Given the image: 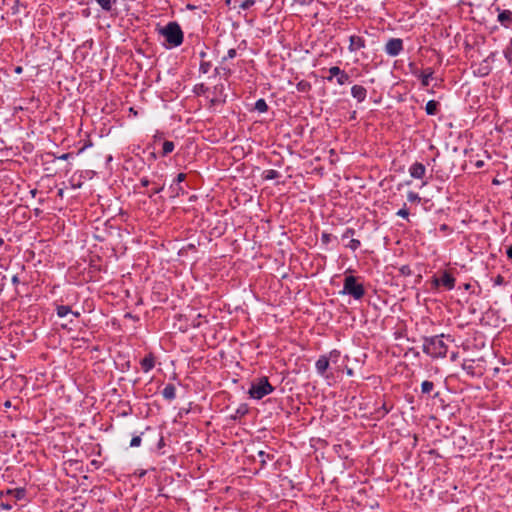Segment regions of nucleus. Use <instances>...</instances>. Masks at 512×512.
<instances>
[{
  "label": "nucleus",
  "mask_w": 512,
  "mask_h": 512,
  "mask_svg": "<svg viewBox=\"0 0 512 512\" xmlns=\"http://www.w3.org/2000/svg\"><path fill=\"white\" fill-rule=\"evenodd\" d=\"M448 351V345L444 341V335L427 337L423 342V352L432 358H444Z\"/></svg>",
  "instance_id": "obj_1"
},
{
  "label": "nucleus",
  "mask_w": 512,
  "mask_h": 512,
  "mask_svg": "<svg viewBox=\"0 0 512 512\" xmlns=\"http://www.w3.org/2000/svg\"><path fill=\"white\" fill-rule=\"evenodd\" d=\"M159 34L170 47H178L183 42V31L177 22H169L158 29Z\"/></svg>",
  "instance_id": "obj_2"
},
{
  "label": "nucleus",
  "mask_w": 512,
  "mask_h": 512,
  "mask_svg": "<svg viewBox=\"0 0 512 512\" xmlns=\"http://www.w3.org/2000/svg\"><path fill=\"white\" fill-rule=\"evenodd\" d=\"M273 391L274 387L269 383L267 377H261L251 383L248 394L251 398L260 400Z\"/></svg>",
  "instance_id": "obj_3"
},
{
  "label": "nucleus",
  "mask_w": 512,
  "mask_h": 512,
  "mask_svg": "<svg viewBox=\"0 0 512 512\" xmlns=\"http://www.w3.org/2000/svg\"><path fill=\"white\" fill-rule=\"evenodd\" d=\"M342 294L352 296L355 300L361 299L365 294L364 286L361 283H357L355 276L349 275L344 279Z\"/></svg>",
  "instance_id": "obj_4"
},
{
  "label": "nucleus",
  "mask_w": 512,
  "mask_h": 512,
  "mask_svg": "<svg viewBox=\"0 0 512 512\" xmlns=\"http://www.w3.org/2000/svg\"><path fill=\"white\" fill-rule=\"evenodd\" d=\"M403 50V41L400 38H391L385 44L384 51L390 56H397Z\"/></svg>",
  "instance_id": "obj_5"
},
{
  "label": "nucleus",
  "mask_w": 512,
  "mask_h": 512,
  "mask_svg": "<svg viewBox=\"0 0 512 512\" xmlns=\"http://www.w3.org/2000/svg\"><path fill=\"white\" fill-rule=\"evenodd\" d=\"M497 11V21L500 25L506 29L512 28V11L509 9H501L500 7H496Z\"/></svg>",
  "instance_id": "obj_6"
},
{
  "label": "nucleus",
  "mask_w": 512,
  "mask_h": 512,
  "mask_svg": "<svg viewBox=\"0 0 512 512\" xmlns=\"http://www.w3.org/2000/svg\"><path fill=\"white\" fill-rule=\"evenodd\" d=\"M433 285L438 287L444 286L447 290H452L455 286V278L448 272H444L440 278H433Z\"/></svg>",
  "instance_id": "obj_7"
},
{
  "label": "nucleus",
  "mask_w": 512,
  "mask_h": 512,
  "mask_svg": "<svg viewBox=\"0 0 512 512\" xmlns=\"http://www.w3.org/2000/svg\"><path fill=\"white\" fill-rule=\"evenodd\" d=\"M185 178H186V174H184V173H179L177 175V177L174 180V183L170 186V189L172 192V197H177L180 194L184 193V189L181 186V183L185 180Z\"/></svg>",
  "instance_id": "obj_8"
},
{
  "label": "nucleus",
  "mask_w": 512,
  "mask_h": 512,
  "mask_svg": "<svg viewBox=\"0 0 512 512\" xmlns=\"http://www.w3.org/2000/svg\"><path fill=\"white\" fill-rule=\"evenodd\" d=\"M212 70V72L215 75H220L226 77L228 74V70L226 69V66H199V72L200 74H207Z\"/></svg>",
  "instance_id": "obj_9"
},
{
  "label": "nucleus",
  "mask_w": 512,
  "mask_h": 512,
  "mask_svg": "<svg viewBox=\"0 0 512 512\" xmlns=\"http://www.w3.org/2000/svg\"><path fill=\"white\" fill-rule=\"evenodd\" d=\"M425 173L426 167L420 162H415L409 167V174L414 179H422Z\"/></svg>",
  "instance_id": "obj_10"
},
{
  "label": "nucleus",
  "mask_w": 512,
  "mask_h": 512,
  "mask_svg": "<svg viewBox=\"0 0 512 512\" xmlns=\"http://www.w3.org/2000/svg\"><path fill=\"white\" fill-rule=\"evenodd\" d=\"M490 66H470L469 69L465 70V73L473 74L474 76L483 77L490 73Z\"/></svg>",
  "instance_id": "obj_11"
},
{
  "label": "nucleus",
  "mask_w": 512,
  "mask_h": 512,
  "mask_svg": "<svg viewBox=\"0 0 512 512\" xmlns=\"http://www.w3.org/2000/svg\"><path fill=\"white\" fill-rule=\"evenodd\" d=\"M141 368L145 373L151 371L155 366V358L152 354L146 355L140 362Z\"/></svg>",
  "instance_id": "obj_12"
},
{
  "label": "nucleus",
  "mask_w": 512,
  "mask_h": 512,
  "mask_svg": "<svg viewBox=\"0 0 512 512\" xmlns=\"http://www.w3.org/2000/svg\"><path fill=\"white\" fill-rule=\"evenodd\" d=\"M329 367V358L325 355L320 356L315 363V368L320 375H324Z\"/></svg>",
  "instance_id": "obj_13"
},
{
  "label": "nucleus",
  "mask_w": 512,
  "mask_h": 512,
  "mask_svg": "<svg viewBox=\"0 0 512 512\" xmlns=\"http://www.w3.org/2000/svg\"><path fill=\"white\" fill-rule=\"evenodd\" d=\"M366 93V89L363 86L354 85L351 88V94L355 99H357L358 102H362L365 100Z\"/></svg>",
  "instance_id": "obj_14"
},
{
  "label": "nucleus",
  "mask_w": 512,
  "mask_h": 512,
  "mask_svg": "<svg viewBox=\"0 0 512 512\" xmlns=\"http://www.w3.org/2000/svg\"><path fill=\"white\" fill-rule=\"evenodd\" d=\"M162 396L168 401L176 398V388L173 384H167L162 390Z\"/></svg>",
  "instance_id": "obj_15"
},
{
  "label": "nucleus",
  "mask_w": 512,
  "mask_h": 512,
  "mask_svg": "<svg viewBox=\"0 0 512 512\" xmlns=\"http://www.w3.org/2000/svg\"><path fill=\"white\" fill-rule=\"evenodd\" d=\"M414 73L419 77L421 83L424 87H427L430 84V80L433 75V71H414Z\"/></svg>",
  "instance_id": "obj_16"
},
{
  "label": "nucleus",
  "mask_w": 512,
  "mask_h": 512,
  "mask_svg": "<svg viewBox=\"0 0 512 512\" xmlns=\"http://www.w3.org/2000/svg\"><path fill=\"white\" fill-rule=\"evenodd\" d=\"M349 40H350V48L352 50H358V49L364 47V39L361 36L352 35V36H350Z\"/></svg>",
  "instance_id": "obj_17"
},
{
  "label": "nucleus",
  "mask_w": 512,
  "mask_h": 512,
  "mask_svg": "<svg viewBox=\"0 0 512 512\" xmlns=\"http://www.w3.org/2000/svg\"><path fill=\"white\" fill-rule=\"evenodd\" d=\"M6 495H12L17 500H21L26 495V490L24 488H16V489H8L5 492Z\"/></svg>",
  "instance_id": "obj_18"
},
{
  "label": "nucleus",
  "mask_w": 512,
  "mask_h": 512,
  "mask_svg": "<svg viewBox=\"0 0 512 512\" xmlns=\"http://www.w3.org/2000/svg\"><path fill=\"white\" fill-rule=\"evenodd\" d=\"M438 103L434 100H430L426 103L425 111L428 115H435L437 112Z\"/></svg>",
  "instance_id": "obj_19"
},
{
  "label": "nucleus",
  "mask_w": 512,
  "mask_h": 512,
  "mask_svg": "<svg viewBox=\"0 0 512 512\" xmlns=\"http://www.w3.org/2000/svg\"><path fill=\"white\" fill-rule=\"evenodd\" d=\"M258 456L260 458V461H261V466L264 467L268 461L272 460L274 455L273 454H270V453H267L263 450H260L258 452Z\"/></svg>",
  "instance_id": "obj_20"
},
{
  "label": "nucleus",
  "mask_w": 512,
  "mask_h": 512,
  "mask_svg": "<svg viewBox=\"0 0 512 512\" xmlns=\"http://www.w3.org/2000/svg\"><path fill=\"white\" fill-rule=\"evenodd\" d=\"M57 316L60 318L66 317L68 314L72 313V310L69 306L60 305L56 309Z\"/></svg>",
  "instance_id": "obj_21"
},
{
  "label": "nucleus",
  "mask_w": 512,
  "mask_h": 512,
  "mask_svg": "<svg viewBox=\"0 0 512 512\" xmlns=\"http://www.w3.org/2000/svg\"><path fill=\"white\" fill-rule=\"evenodd\" d=\"M104 11H110L112 9V4L115 1L112 0H94Z\"/></svg>",
  "instance_id": "obj_22"
},
{
  "label": "nucleus",
  "mask_w": 512,
  "mask_h": 512,
  "mask_svg": "<svg viewBox=\"0 0 512 512\" xmlns=\"http://www.w3.org/2000/svg\"><path fill=\"white\" fill-rule=\"evenodd\" d=\"M255 110H257L260 113H265L268 110V105L264 99H258L255 102Z\"/></svg>",
  "instance_id": "obj_23"
},
{
  "label": "nucleus",
  "mask_w": 512,
  "mask_h": 512,
  "mask_svg": "<svg viewBox=\"0 0 512 512\" xmlns=\"http://www.w3.org/2000/svg\"><path fill=\"white\" fill-rule=\"evenodd\" d=\"M341 71L342 70L339 69V66H332L329 69V75L324 76V78L327 79L328 81H332L334 78L338 76V74H340Z\"/></svg>",
  "instance_id": "obj_24"
},
{
  "label": "nucleus",
  "mask_w": 512,
  "mask_h": 512,
  "mask_svg": "<svg viewBox=\"0 0 512 512\" xmlns=\"http://www.w3.org/2000/svg\"><path fill=\"white\" fill-rule=\"evenodd\" d=\"M434 388V384L431 381L425 380L421 384V392L423 394H429Z\"/></svg>",
  "instance_id": "obj_25"
},
{
  "label": "nucleus",
  "mask_w": 512,
  "mask_h": 512,
  "mask_svg": "<svg viewBox=\"0 0 512 512\" xmlns=\"http://www.w3.org/2000/svg\"><path fill=\"white\" fill-rule=\"evenodd\" d=\"M174 148H175V145L172 141H165L163 143V151H162L163 156H166L169 153H171L174 150Z\"/></svg>",
  "instance_id": "obj_26"
},
{
  "label": "nucleus",
  "mask_w": 512,
  "mask_h": 512,
  "mask_svg": "<svg viewBox=\"0 0 512 512\" xmlns=\"http://www.w3.org/2000/svg\"><path fill=\"white\" fill-rule=\"evenodd\" d=\"M296 86H297V90L300 92H307L311 88L310 83L305 80L299 81Z\"/></svg>",
  "instance_id": "obj_27"
},
{
  "label": "nucleus",
  "mask_w": 512,
  "mask_h": 512,
  "mask_svg": "<svg viewBox=\"0 0 512 512\" xmlns=\"http://www.w3.org/2000/svg\"><path fill=\"white\" fill-rule=\"evenodd\" d=\"M278 177H279V173H278V171H276L274 169H269V170L265 171L264 178L267 179V180L276 179Z\"/></svg>",
  "instance_id": "obj_28"
},
{
  "label": "nucleus",
  "mask_w": 512,
  "mask_h": 512,
  "mask_svg": "<svg viewBox=\"0 0 512 512\" xmlns=\"http://www.w3.org/2000/svg\"><path fill=\"white\" fill-rule=\"evenodd\" d=\"M347 81H348V75L344 71H341L340 74H338V76L336 77V82L339 85H343Z\"/></svg>",
  "instance_id": "obj_29"
},
{
  "label": "nucleus",
  "mask_w": 512,
  "mask_h": 512,
  "mask_svg": "<svg viewBox=\"0 0 512 512\" xmlns=\"http://www.w3.org/2000/svg\"><path fill=\"white\" fill-rule=\"evenodd\" d=\"M361 243L358 239L352 238L349 243L347 244V247L350 248L353 251H356L360 247Z\"/></svg>",
  "instance_id": "obj_30"
},
{
  "label": "nucleus",
  "mask_w": 512,
  "mask_h": 512,
  "mask_svg": "<svg viewBox=\"0 0 512 512\" xmlns=\"http://www.w3.org/2000/svg\"><path fill=\"white\" fill-rule=\"evenodd\" d=\"M407 199L409 202H420L421 200L420 196L413 191L407 193Z\"/></svg>",
  "instance_id": "obj_31"
},
{
  "label": "nucleus",
  "mask_w": 512,
  "mask_h": 512,
  "mask_svg": "<svg viewBox=\"0 0 512 512\" xmlns=\"http://www.w3.org/2000/svg\"><path fill=\"white\" fill-rule=\"evenodd\" d=\"M255 4V0H244L240 4V8L243 10H247L251 8Z\"/></svg>",
  "instance_id": "obj_32"
},
{
  "label": "nucleus",
  "mask_w": 512,
  "mask_h": 512,
  "mask_svg": "<svg viewBox=\"0 0 512 512\" xmlns=\"http://www.w3.org/2000/svg\"><path fill=\"white\" fill-rule=\"evenodd\" d=\"M396 215H397V216H399V217H402V218H404V219H408V217H409V211H408V209L406 208V206L404 205V207H403V208H401V209H399V210L397 211Z\"/></svg>",
  "instance_id": "obj_33"
},
{
  "label": "nucleus",
  "mask_w": 512,
  "mask_h": 512,
  "mask_svg": "<svg viewBox=\"0 0 512 512\" xmlns=\"http://www.w3.org/2000/svg\"><path fill=\"white\" fill-rule=\"evenodd\" d=\"M505 57L510 63L512 62V39L505 50Z\"/></svg>",
  "instance_id": "obj_34"
},
{
  "label": "nucleus",
  "mask_w": 512,
  "mask_h": 512,
  "mask_svg": "<svg viewBox=\"0 0 512 512\" xmlns=\"http://www.w3.org/2000/svg\"><path fill=\"white\" fill-rule=\"evenodd\" d=\"M141 436L137 435L131 439L130 447H139L141 445Z\"/></svg>",
  "instance_id": "obj_35"
},
{
  "label": "nucleus",
  "mask_w": 512,
  "mask_h": 512,
  "mask_svg": "<svg viewBox=\"0 0 512 512\" xmlns=\"http://www.w3.org/2000/svg\"><path fill=\"white\" fill-rule=\"evenodd\" d=\"M164 189V185L155 187L151 192L148 193V197L152 198L153 195L160 193Z\"/></svg>",
  "instance_id": "obj_36"
},
{
  "label": "nucleus",
  "mask_w": 512,
  "mask_h": 512,
  "mask_svg": "<svg viewBox=\"0 0 512 512\" xmlns=\"http://www.w3.org/2000/svg\"><path fill=\"white\" fill-rule=\"evenodd\" d=\"M355 231L352 228H347L342 234V239H348L354 235Z\"/></svg>",
  "instance_id": "obj_37"
},
{
  "label": "nucleus",
  "mask_w": 512,
  "mask_h": 512,
  "mask_svg": "<svg viewBox=\"0 0 512 512\" xmlns=\"http://www.w3.org/2000/svg\"><path fill=\"white\" fill-rule=\"evenodd\" d=\"M0 507L3 509V510H11L12 509V505L9 504V503H4V502H1L0 503Z\"/></svg>",
  "instance_id": "obj_38"
},
{
  "label": "nucleus",
  "mask_w": 512,
  "mask_h": 512,
  "mask_svg": "<svg viewBox=\"0 0 512 512\" xmlns=\"http://www.w3.org/2000/svg\"><path fill=\"white\" fill-rule=\"evenodd\" d=\"M149 183L150 182H149V180L146 177H143V178L140 179V184L143 187H147L149 185Z\"/></svg>",
  "instance_id": "obj_39"
},
{
  "label": "nucleus",
  "mask_w": 512,
  "mask_h": 512,
  "mask_svg": "<svg viewBox=\"0 0 512 512\" xmlns=\"http://www.w3.org/2000/svg\"><path fill=\"white\" fill-rule=\"evenodd\" d=\"M313 0H296L300 5H309Z\"/></svg>",
  "instance_id": "obj_40"
},
{
  "label": "nucleus",
  "mask_w": 512,
  "mask_h": 512,
  "mask_svg": "<svg viewBox=\"0 0 512 512\" xmlns=\"http://www.w3.org/2000/svg\"><path fill=\"white\" fill-rule=\"evenodd\" d=\"M236 55V51L234 49H230L228 51V57L233 58Z\"/></svg>",
  "instance_id": "obj_41"
},
{
  "label": "nucleus",
  "mask_w": 512,
  "mask_h": 512,
  "mask_svg": "<svg viewBox=\"0 0 512 512\" xmlns=\"http://www.w3.org/2000/svg\"><path fill=\"white\" fill-rule=\"evenodd\" d=\"M506 254H507L508 258L512 260V246H510L507 249Z\"/></svg>",
  "instance_id": "obj_42"
},
{
  "label": "nucleus",
  "mask_w": 512,
  "mask_h": 512,
  "mask_svg": "<svg viewBox=\"0 0 512 512\" xmlns=\"http://www.w3.org/2000/svg\"><path fill=\"white\" fill-rule=\"evenodd\" d=\"M22 71H23V67H22V66H16V68H15V73H17V74H21V73H22Z\"/></svg>",
  "instance_id": "obj_43"
},
{
  "label": "nucleus",
  "mask_w": 512,
  "mask_h": 512,
  "mask_svg": "<svg viewBox=\"0 0 512 512\" xmlns=\"http://www.w3.org/2000/svg\"><path fill=\"white\" fill-rule=\"evenodd\" d=\"M129 112L132 113L134 116L138 115V112L133 107L129 108Z\"/></svg>",
  "instance_id": "obj_44"
},
{
  "label": "nucleus",
  "mask_w": 512,
  "mask_h": 512,
  "mask_svg": "<svg viewBox=\"0 0 512 512\" xmlns=\"http://www.w3.org/2000/svg\"><path fill=\"white\" fill-rule=\"evenodd\" d=\"M339 353L336 351V350H333L330 352V358L335 356V357H338Z\"/></svg>",
  "instance_id": "obj_45"
},
{
  "label": "nucleus",
  "mask_w": 512,
  "mask_h": 512,
  "mask_svg": "<svg viewBox=\"0 0 512 512\" xmlns=\"http://www.w3.org/2000/svg\"><path fill=\"white\" fill-rule=\"evenodd\" d=\"M322 240H323L324 242H328V240H329V235H327V234H323V235H322Z\"/></svg>",
  "instance_id": "obj_46"
},
{
  "label": "nucleus",
  "mask_w": 512,
  "mask_h": 512,
  "mask_svg": "<svg viewBox=\"0 0 512 512\" xmlns=\"http://www.w3.org/2000/svg\"><path fill=\"white\" fill-rule=\"evenodd\" d=\"M18 277L17 276H13L12 278V282L15 284V283H18Z\"/></svg>",
  "instance_id": "obj_47"
},
{
  "label": "nucleus",
  "mask_w": 512,
  "mask_h": 512,
  "mask_svg": "<svg viewBox=\"0 0 512 512\" xmlns=\"http://www.w3.org/2000/svg\"><path fill=\"white\" fill-rule=\"evenodd\" d=\"M220 101H221V99H218V98H213V99L211 100V102H212V103H216V102H220Z\"/></svg>",
  "instance_id": "obj_48"
},
{
  "label": "nucleus",
  "mask_w": 512,
  "mask_h": 512,
  "mask_svg": "<svg viewBox=\"0 0 512 512\" xmlns=\"http://www.w3.org/2000/svg\"><path fill=\"white\" fill-rule=\"evenodd\" d=\"M74 317H79L80 316V313L79 312H73L71 313Z\"/></svg>",
  "instance_id": "obj_49"
},
{
  "label": "nucleus",
  "mask_w": 512,
  "mask_h": 512,
  "mask_svg": "<svg viewBox=\"0 0 512 512\" xmlns=\"http://www.w3.org/2000/svg\"><path fill=\"white\" fill-rule=\"evenodd\" d=\"M347 374H348L349 376H352V375H353V370H352V369H348V370H347Z\"/></svg>",
  "instance_id": "obj_50"
},
{
  "label": "nucleus",
  "mask_w": 512,
  "mask_h": 512,
  "mask_svg": "<svg viewBox=\"0 0 512 512\" xmlns=\"http://www.w3.org/2000/svg\"><path fill=\"white\" fill-rule=\"evenodd\" d=\"M456 357H457V354H456V353H453V354H452V356H451V359H452V360H455V359H456Z\"/></svg>",
  "instance_id": "obj_51"
},
{
  "label": "nucleus",
  "mask_w": 512,
  "mask_h": 512,
  "mask_svg": "<svg viewBox=\"0 0 512 512\" xmlns=\"http://www.w3.org/2000/svg\"><path fill=\"white\" fill-rule=\"evenodd\" d=\"M58 195H59V196H62V195H63V190H62V189H60V190L58 191Z\"/></svg>",
  "instance_id": "obj_52"
},
{
  "label": "nucleus",
  "mask_w": 512,
  "mask_h": 512,
  "mask_svg": "<svg viewBox=\"0 0 512 512\" xmlns=\"http://www.w3.org/2000/svg\"><path fill=\"white\" fill-rule=\"evenodd\" d=\"M501 282H502V278L499 276L498 280H497V283H501Z\"/></svg>",
  "instance_id": "obj_53"
},
{
  "label": "nucleus",
  "mask_w": 512,
  "mask_h": 512,
  "mask_svg": "<svg viewBox=\"0 0 512 512\" xmlns=\"http://www.w3.org/2000/svg\"><path fill=\"white\" fill-rule=\"evenodd\" d=\"M4 243V240L2 238H0V246L3 245Z\"/></svg>",
  "instance_id": "obj_54"
}]
</instances>
